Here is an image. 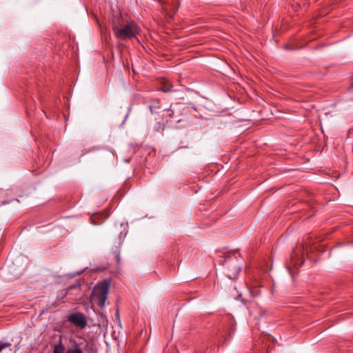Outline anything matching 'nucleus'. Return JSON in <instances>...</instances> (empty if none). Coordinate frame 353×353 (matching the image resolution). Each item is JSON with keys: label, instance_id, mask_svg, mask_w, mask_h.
I'll return each instance as SVG.
<instances>
[{"label": "nucleus", "instance_id": "obj_1", "mask_svg": "<svg viewBox=\"0 0 353 353\" xmlns=\"http://www.w3.org/2000/svg\"><path fill=\"white\" fill-rule=\"evenodd\" d=\"M240 254L234 251L229 253L220 264L223 265L227 271V275L230 279L235 280L241 270Z\"/></svg>", "mask_w": 353, "mask_h": 353}, {"label": "nucleus", "instance_id": "obj_2", "mask_svg": "<svg viewBox=\"0 0 353 353\" xmlns=\"http://www.w3.org/2000/svg\"><path fill=\"white\" fill-rule=\"evenodd\" d=\"M112 30L115 37L120 40L132 39L140 34L141 28L133 21L127 22L120 27L118 25L112 26Z\"/></svg>", "mask_w": 353, "mask_h": 353}, {"label": "nucleus", "instance_id": "obj_3", "mask_svg": "<svg viewBox=\"0 0 353 353\" xmlns=\"http://www.w3.org/2000/svg\"><path fill=\"white\" fill-rule=\"evenodd\" d=\"M110 287V282L108 280H103L97 284L90 296L91 301L96 303L99 307L103 308L105 306Z\"/></svg>", "mask_w": 353, "mask_h": 353}, {"label": "nucleus", "instance_id": "obj_4", "mask_svg": "<svg viewBox=\"0 0 353 353\" xmlns=\"http://www.w3.org/2000/svg\"><path fill=\"white\" fill-rule=\"evenodd\" d=\"M68 321L81 330L85 328L88 325L85 315L81 312L70 314L68 316Z\"/></svg>", "mask_w": 353, "mask_h": 353}, {"label": "nucleus", "instance_id": "obj_5", "mask_svg": "<svg viewBox=\"0 0 353 353\" xmlns=\"http://www.w3.org/2000/svg\"><path fill=\"white\" fill-rule=\"evenodd\" d=\"M126 234H127V231H125L124 233H123L122 231L120 232L119 241L118 243L119 246H115V247L112 248V252L115 254L116 262L118 265H119L121 263L120 246L122 243L121 239L125 238V236H126Z\"/></svg>", "mask_w": 353, "mask_h": 353}, {"label": "nucleus", "instance_id": "obj_6", "mask_svg": "<svg viewBox=\"0 0 353 353\" xmlns=\"http://www.w3.org/2000/svg\"><path fill=\"white\" fill-rule=\"evenodd\" d=\"M160 83L161 85L159 90L163 92H174V90H172V84L170 81L166 78H162L160 80Z\"/></svg>", "mask_w": 353, "mask_h": 353}, {"label": "nucleus", "instance_id": "obj_7", "mask_svg": "<svg viewBox=\"0 0 353 353\" xmlns=\"http://www.w3.org/2000/svg\"><path fill=\"white\" fill-rule=\"evenodd\" d=\"M65 346L63 344L61 340L59 341V343H55L53 345L52 353H64Z\"/></svg>", "mask_w": 353, "mask_h": 353}, {"label": "nucleus", "instance_id": "obj_8", "mask_svg": "<svg viewBox=\"0 0 353 353\" xmlns=\"http://www.w3.org/2000/svg\"><path fill=\"white\" fill-rule=\"evenodd\" d=\"M65 353H83L79 347L68 349Z\"/></svg>", "mask_w": 353, "mask_h": 353}, {"label": "nucleus", "instance_id": "obj_9", "mask_svg": "<svg viewBox=\"0 0 353 353\" xmlns=\"http://www.w3.org/2000/svg\"><path fill=\"white\" fill-rule=\"evenodd\" d=\"M10 346V343L0 341V352L5 348Z\"/></svg>", "mask_w": 353, "mask_h": 353}, {"label": "nucleus", "instance_id": "obj_10", "mask_svg": "<svg viewBox=\"0 0 353 353\" xmlns=\"http://www.w3.org/2000/svg\"><path fill=\"white\" fill-rule=\"evenodd\" d=\"M159 101H157V104L150 105L149 106L150 110V112H151L152 113H153V112H154V109H156V108L159 109V108H160V106H159Z\"/></svg>", "mask_w": 353, "mask_h": 353}, {"label": "nucleus", "instance_id": "obj_11", "mask_svg": "<svg viewBox=\"0 0 353 353\" xmlns=\"http://www.w3.org/2000/svg\"><path fill=\"white\" fill-rule=\"evenodd\" d=\"M121 227L123 228V230H125V229L127 228V225L125 223H121Z\"/></svg>", "mask_w": 353, "mask_h": 353}, {"label": "nucleus", "instance_id": "obj_12", "mask_svg": "<svg viewBox=\"0 0 353 353\" xmlns=\"http://www.w3.org/2000/svg\"><path fill=\"white\" fill-rule=\"evenodd\" d=\"M168 112H170V113L169 114V117L170 118L172 114H173V111L171 110L170 109H169V110H168Z\"/></svg>", "mask_w": 353, "mask_h": 353}, {"label": "nucleus", "instance_id": "obj_13", "mask_svg": "<svg viewBox=\"0 0 353 353\" xmlns=\"http://www.w3.org/2000/svg\"><path fill=\"white\" fill-rule=\"evenodd\" d=\"M158 124H159V128H161V130H163V123H159Z\"/></svg>", "mask_w": 353, "mask_h": 353}, {"label": "nucleus", "instance_id": "obj_14", "mask_svg": "<svg viewBox=\"0 0 353 353\" xmlns=\"http://www.w3.org/2000/svg\"><path fill=\"white\" fill-rule=\"evenodd\" d=\"M6 201H1V204H6Z\"/></svg>", "mask_w": 353, "mask_h": 353}, {"label": "nucleus", "instance_id": "obj_15", "mask_svg": "<svg viewBox=\"0 0 353 353\" xmlns=\"http://www.w3.org/2000/svg\"><path fill=\"white\" fill-rule=\"evenodd\" d=\"M352 87L353 88V83H352Z\"/></svg>", "mask_w": 353, "mask_h": 353}]
</instances>
